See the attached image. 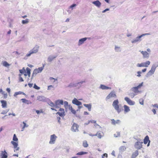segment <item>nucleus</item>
Listing matches in <instances>:
<instances>
[{
    "instance_id": "1",
    "label": "nucleus",
    "mask_w": 158,
    "mask_h": 158,
    "mask_svg": "<svg viewBox=\"0 0 158 158\" xmlns=\"http://www.w3.org/2000/svg\"><path fill=\"white\" fill-rule=\"evenodd\" d=\"M64 103V102L62 100H56L55 102V104L52 102L50 103V105L53 107L51 108V109L52 110L57 111L56 109L60 108L61 105H63Z\"/></svg>"
},
{
    "instance_id": "2",
    "label": "nucleus",
    "mask_w": 158,
    "mask_h": 158,
    "mask_svg": "<svg viewBox=\"0 0 158 158\" xmlns=\"http://www.w3.org/2000/svg\"><path fill=\"white\" fill-rule=\"evenodd\" d=\"M119 103V101L118 99L114 100L112 103L113 106L118 113H120L122 110L120 108Z\"/></svg>"
},
{
    "instance_id": "3",
    "label": "nucleus",
    "mask_w": 158,
    "mask_h": 158,
    "mask_svg": "<svg viewBox=\"0 0 158 158\" xmlns=\"http://www.w3.org/2000/svg\"><path fill=\"white\" fill-rule=\"evenodd\" d=\"M13 140L14 141H12L11 143L14 146L15 149L14 151H18L19 149V148L18 147V143L17 142H18V139L15 134L14 135Z\"/></svg>"
},
{
    "instance_id": "4",
    "label": "nucleus",
    "mask_w": 158,
    "mask_h": 158,
    "mask_svg": "<svg viewBox=\"0 0 158 158\" xmlns=\"http://www.w3.org/2000/svg\"><path fill=\"white\" fill-rule=\"evenodd\" d=\"M158 67V65L156 64H153L151 67V70L148 73V76H151L153 75L156 70V68Z\"/></svg>"
},
{
    "instance_id": "5",
    "label": "nucleus",
    "mask_w": 158,
    "mask_h": 158,
    "mask_svg": "<svg viewBox=\"0 0 158 158\" xmlns=\"http://www.w3.org/2000/svg\"><path fill=\"white\" fill-rule=\"evenodd\" d=\"M39 48V47L38 46H35L32 50H30L28 53L26 54V56L28 57L32 54L37 52L38 51Z\"/></svg>"
},
{
    "instance_id": "6",
    "label": "nucleus",
    "mask_w": 158,
    "mask_h": 158,
    "mask_svg": "<svg viewBox=\"0 0 158 158\" xmlns=\"http://www.w3.org/2000/svg\"><path fill=\"white\" fill-rule=\"evenodd\" d=\"M116 98L117 95L115 93L114 91H112L107 96L106 98V100H107L112 98Z\"/></svg>"
},
{
    "instance_id": "7",
    "label": "nucleus",
    "mask_w": 158,
    "mask_h": 158,
    "mask_svg": "<svg viewBox=\"0 0 158 158\" xmlns=\"http://www.w3.org/2000/svg\"><path fill=\"white\" fill-rule=\"evenodd\" d=\"M150 62L149 61H147L145 62H142L140 64H138L137 66L138 67H147L150 64Z\"/></svg>"
},
{
    "instance_id": "8",
    "label": "nucleus",
    "mask_w": 158,
    "mask_h": 158,
    "mask_svg": "<svg viewBox=\"0 0 158 158\" xmlns=\"http://www.w3.org/2000/svg\"><path fill=\"white\" fill-rule=\"evenodd\" d=\"M44 67V64H43L42 67H39L38 69H34L33 73V75L34 74L36 75L39 73L41 72L43 69Z\"/></svg>"
},
{
    "instance_id": "9",
    "label": "nucleus",
    "mask_w": 158,
    "mask_h": 158,
    "mask_svg": "<svg viewBox=\"0 0 158 158\" xmlns=\"http://www.w3.org/2000/svg\"><path fill=\"white\" fill-rule=\"evenodd\" d=\"M143 143V142L137 141L135 143L134 147L138 150L142 148V144Z\"/></svg>"
},
{
    "instance_id": "10",
    "label": "nucleus",
    "mask_w": 158,
    "mask_h": 158,
    "mask_svg": "<svg viewBox=\"0 0 158 158\" xmlns=\"http://www.w3.org/2000/svg\"><path fill=\"white\" fill-rule=\"evenodd\" d=\"M57 137L55 134L51 135L49 143L51 144L54 143Z\"/></svg>"
},
{
    "instance_id": "11",
    "label": "nucleus",
    "mask_w": 158,
    "mask_h": 158,
    "mask_svg": "<svg viewBox=\"0 0 158 158\" xmlns=\"http://www.w3.org/2000/svg\"><path fill=\"white\" fill-rule=\"evenodd\" d=\"M149 35V34H148V33H146V34H143L137 37L136 38V39H135V40H133L132 41V42L133 43H136L138 41H140L141 40L140 38H141V37H142V36H144L145 35Z\"/></svg>"
},
{
    "instance_id": "12",
    "label": "nucleus",
    "mask_w": 158,
    "mask_h": 158,
    "mask_svg": "<svg viewBox=\"0 0 158 158\" xmlns=\"http://www.w3.org/2000/svg\"><path fill=\"white\" fill-rule=\"evenodd\" d=\"M59 111V112H57L56 114H59L61 117H64L65 115L64 109L63 108H60Z\"/></svg>"
},
{
    "instance_id": "13",
    "label": "nucleus",
    "mask_w": 158,
    "mask_h": 158,
    "mask_svg": "<svg viewBox=\"0 0 158 158\" xmlns=\"http://www.w3.org/2000/svg\"><path fill=\"white\" fill-rule=\"evenodd\" d=\"M125 100L127 102V103L130 105H134L135 102H134L131 101L129 98L128 97H125Z\"/></svg>"
},
{
    "instance_id": "14",
    "label": "nucleus",
    "mask_w": 158,
    "mask_h": 158,
    "mask_svg": "<svg viewBox=\"0 0 158 158\" xmlns=\"http://www.w3.org/2000/svg\"><path fill=\"white\" fill-rule=\"evenodd\" d=\"M0 156L1 158H7V154L5 150L1 151V152L0 154Z\"/></svg>"
},
{
    "instance_id": "15",
    "label": "nucleus",
    "mask_w": 158,
    "mask_h": 158,
    "mask_svg": "<svg viewBox=\"0 0 158 158\" xmlns=\"http://www.w3.org/2000/svg\"><path fill=\"white\" fill-rule=\"evenodd\" d=\"M78 126L77 124L74 123L71 128L72 130L74 132L77 131L78 130Z\"/></svg>"
},
{
    "instance_id": "16",
    "label": "nucleus",
    "mask_w": 158,
    "mask_h": 158,
    "mask_svg": "<svg viewBox=\"0 0 158 158\" xmlns=\"http://www.w3.org/2000/svg\"><path fill=\"white\" fill-rule=\"evenodd\" d=\"M148 142V143L147 144V146H148L150 144V140H149V138L148 135H146L145 137L143 143L144 144H146Z\"/></svg>"
},
{
    "instance_id": "17",
    "label": "nucleus",
    "mask_w": 158,
    "mask_h": 158,
    "mask_svg": "<svg viewBox=\"0 0 158 158\" xmlns=\"http://www.w3.org/2000/svg\"><path fill=\"white\" fill-rule=\"evenodd\" d=\"M72 103L77 106H80L81 105L82 103L81 102L78 101L77 99L75 98L72 101Z\"/></svg>"
},
{
    "instance_id": "18",
    "label": "nucleus",
    "mask_w": 158,
    "mask_h": 158,
    "mask_svg": "<svg viewBox=\"0 0 158 158\" xmlns=\"http://www.w3.org/2000/svg\"><path fill=\"white\" fill-rule=\"evenodd\" d=\"M111 123L114 125H115L116 124H118L120 123V121L119 120H115L114 119H111Z\"/></svg>"
},
{
    "instance_id": "19",
    "label": "nucleus",
    "mask_w": 158,
    "mask_h": 158,
    "mask_svg": "<svg viewBox=\"0 0 158 158\" xmlns=\"http://www.w3.org/2000/svg\"><path fill=\"white\" fill-rule=\"evenodd\" d=\"M141 53L143 55V58H148L149 56L148 53L146 51H142L141 52Z\"/></svg>"
},
{
    "instance_id": "20",
    "label": "nucleus",
    "mask_w": 158,
    "mask_h": 158,
    "mask_svg": "<svg viewBox=\"0 0 158 158\" xmlns=\"http://www.w3.org/2000/svg\"><path fill=\"white\" fill-rule=\"evenodd\" d=\"M92 3L98 7H100L101 4V3L98 0L93 2Z\"/></svg>"
},
{
    "instance_id": "21",
    "label": "nucleus",
    "mask_w": 158,
    "mask_h": 158,
    "mask_svg": "<svg viewBox=\"0 0 158 158\" xmlns=\"http://www.w3.org/2000/svg\"><path fill=\"white\" fill-rule=\"evenodd\" d=\"M0 102L2 103V108H5L6 107L7 104L6 101L2 100H1Z\"/></svg>"
},
{
    "instance_id": "22",
    "label": "nucleus",
    "mask_w": 158,
    "mask_h": 158,
    "mask_svg": "<svg viewBox=\"0 0 158 158\" xmlns=\"http://www.w3.org/2000/svg\"><path fill=\"white\" fill-rule=\"evenodd\" d=\"M27 70V73L26 72L24 74V75L25 76H26L27 75L29 76V77L30 76V74H31V69L28 67H27L26 68Z\"/></svg>"
},
{
    "instance_id": "23",
    "label": "nucleus",
    "mask_w": 158,
    "mask_h": 158,
    "mask_svg": "<svg viewBox=\"0 0 158 158\" xmlns=\"http://www.w3.org/2000/svg\"><path fill=\"white\" fill-rule=\"evenodd\" d=\"M94 135L97 136L99 138L101 139L103 136V132H98L96 134H95Z\"/></svg>"
},
{
    "instance_id": "24",
    "label": "nucleus",
    "mask_w": 158,
    "mask_h": 158,
    "mask_svg": "<svg viewBox=\"0 0 158 158\" xmlns=\"http://www.w3.org/2000/svg\"><path fill=\"white\" fill-rule=\"evenodd\" d=\"M86 38H84L79 40L78 42V45H80L82 44L84 42V41L86 40Z\"/></svg>"
},
{
    "instance_id": "25",
    "label": "nucleus",
    "mask_w": 158,
    "mask_h": 158,
    "mask_svg": "<svg viewBox=\"0 0 158 158\" xmlns=\"http://www.w3.org/2000/svg\"><path fill=\"white\" fill-rule=\"evenodd\" d=\"M138 151L136 150L135 152H133L131 156L132 158H135L138 155Z\"/></svg>"
},
{
    "instance_id": "26",
    "label": "nucleus",
    "mask_w": 158,
    "mask_h": 158,
    "mask_svg": "<svg viewBox=\"0 0 158 158\" xmlns=\"http://www.w3.org/2000/svg\"><path fill=\"white\" fill-rule=\"evenodd\" d=\"M124 111L125 113H127L130 111V109H129V106H128L126 105H124Z\"/></svg>"
},
{
    "instance_id": "27",
    "label": "nucleus",
    "mask_w": 158,
    "mask_h": 158,
    "mask_svg": "<svg viewBox=\"0 0 158 158\" xmlns=\"http://www.w3.org/2000/svg\"><path fill=\"white\" fill-rule=\"evenodd\" d=\"M21 100L23 102L26 103L27 104L31 103V102L25 98H22L21 99Z\"/></svg>"
},
{
    "instance_id": "28",
    "label": "nucleus",
    "mask_w": 158,
    "mask_h": 158,
    "mask_svg": "<svg viewBox=\"0 0 158 158\" xmlns=\"http://www.w3.org/2000/svg\"><path fill=\"white\" fill-rule=\"evenodd\" d=\"M100 88L102 89H111V88L105 86L104 85H101L100 86Z\"/></svg>"
},
{
    "instance_id": "29",
    "label": "nucleus",
    "mask_w": 158,
    "mask_h": 158,
    "mask_svg": "<svg viewBox=\"0 0 158 158\" xmlns=\"http://www.w3.org/2000/svg\"><path fill=\"white\" fill-rule=\"evenodd\" d=\"M84 106L87 107L89 111L91 110V104H84Z\"/></svg>"
},
{
    "instance_id": "30",
    "label": "nucleus",
    "mask_w": 158,
    "mask_h": 158,
    "mask_svg": "<svg viewBox=\"0 0 158 158\" xmlns=\"http://www.w3.org/2000/svg\"><path fill=\"white\" fill-rule=\"evenodd\" d=\"M2 64L3 66L7 67H9L10 65V64L6 61H3L2 62Z\"/></svg>"
},
{
    "instance_id": "31",
    "label": "nucleus",
    "mask_w": 158,
    "mask_h": 158,
    "mask_svg": "<svg viewBox=\"0 0 158 158\" xmlns=\"http://www.w3.org/2000/svg\"><path fill=\"white\" fill-rule=\"evenodd\" d=\"M82 145L84 148H87L89 145L87 141L86 140L83 141Z\"/></svg>"
},
{
    "instance_id": "32",
    "label": "nucleus",
    "mask_w": 158,
    "mask_h": 158,
    "mask_svg": "<svg viewBox=\"0 0 158 158\" xmlns=\"http://www.w3.org/2000/svg\"><path fill=\"white\" fill-rule=\"evenodd\" d=\"M25 94L23 93L22 92H21V91L17 92H15V94H14V96L15 97H16L17 96V95H19V94Z\"/></svg>"
},
{
    "instance_id": "33",
    "label": "nucleus",
    "mask_w": 158,
    "mask_h": 158,
    "mask_svg": "<svg viewBox=\"0 0 158 158\" xmlns=\"http://www.w3.org/2000/svg\"><path fill=\"white\" fill-rule=\"evenodd\" d=\"M88 153V152H80L77 154V155H83L86 154Z\"/></svg>"
},
{
    "instance_id": "34",
    "label": "nucleus",
    "mask_w": 158,
    "mask_h": 158,
    "mask_svg": "<svg viewBox=\"0 0 158 158\" xmlns=\"http://www.w3.org/2000/svg\"><path fill=\"white\" fill-rule=\"evenodd\" d=\"M29 22V20L28 19H26L25 20H23L22 22V23L23 24H25L28 23Z\"/></svg>"
},
{
    "instance_id": "35",
    "label": "nucleus",
    "mask_w": 158,
    "mask_h": 158,
    "mask_svg": "<svg viewBox=\"0 0 158 158\" xmlns=\"http://www.w3.org/2000/svg\"><path fill=\"white\" fill-rule=\"evenodd\" d=\"M20 73L21 74H24L26 73V70L24 68H23L22 69H20L19 70Z\"/></svg>"
},
{
    "instance_id": "36",
    "label": "nucleus",
    "mask_w": 158,
    "mask_h": 158,
    "mask_svg": "<svg viewBox=\"0 0 158 158\" xmlns=\"http://www.w3.org/2000/svg\"><path fill=\"white\" fill-rule=\"evenodd\" d=\"M23 126L21 131H23L24 130V128L26 127H28V125H27L26 123L24 122H23Z\"/></svg>"
},
{
    "instance_id": "37",
    "label": "nucleus",
    "mask_w": 158,
    "mask_h": 158,
    "mask_svg": "<svg viewBox=\"0 0 158 158\" xmlns=\"http://www.w3.org/2000/svg\"><path fill=\"white\" fill-rule=\"evenodd\" d=\"M37 99L38 100L40 101H43L44 100L42 96H38L37 97Z\"/></svg>"
},
{
    "instance_id": "38",
    "label": "nucleus",
    "mask_w": 158,
    "mask_h": 158,
    "mask_svg": "<svg viewBox=\"0 0 158 158\" xmlns=\"http://www.w3.org/2000/svg\"><path fill=\"white\" fill-rule=\"evenodd\" d=\"M126 147L124 146H122L120 148V150L121 151H123L126 150Z\"/></svg>"
},
{
    "instance_id": "39",
    "label": "nucleus",
    "mask_w": 158,
    "mask_h": 158,
    "mask_svg": "<svg viewBox=\"0 0 158 158\" xmlns=\"http://www.w3.org/2000/svg\"><path fill=\"white\" fill-rule=\"evenodd\" d=\"M69 108L70 110H71V112L73 113L74 114H75L76 113V111L73 109V108H72V106H70Z\"/></svg>"
},
{
    "instance_id": "40",
    "label": "nucleus",
    "mask_w": 158,
    "mask_h": 158,
    "mask_svg": "<svg viewBox=\"0 0 158 158\" xmlns=\"http://www.w3.org/2000/svg\"><path fill=\"white\" fill-rule=\"evenodd\" d=\"M132 89V91L135 93H138L139 92V91L137 89H135V87H133Z\"/></svg>"
},
{
    "instance_id": "41",
    "label": "nucleus",
    "mask_w": 158,
    "mask_h": 158,
    "mask_svg": "<svg viewBox=\"0 0 158 158\" xmlns=\"http://www.w3.org/2000/svg\"><path fill=\"white\" fill-rule=\"evenodd\" d=\"M3 95V96L4 98H6L7 97V93H5V92H3L2 94Z\"/></svg>"
},
{
    "instance_id": "42",
    "label": "nucleus",
    "mask_w": 158,
    "mask_h": 158,
    "mask_svg": "<svg viewBox=\"0 0 158 158\" xmlns=\"http://www.w3.org/2000/svg\"><path fill=\"white\" fill-rule=\"evenodd\" d=\"M33 87L35 89L37 90L39 89H40V87L37 86L35 84H34Z\"/></svg>"
},
{
    "instance_id": "43",
    "label": "nucleus",
    "mask_w": 158,
    "mask_h": 158,
    "mask_svg": "<svg viewBox=\"0 0 158 158\" xmlns=\"http://www.w3.org/2000/svg\"><path fill=\"white\" fill-rule=\"evenodd\" d=\"M139 102L140 103L141 105H143V104H144V101H143V100L142 99H139Z\"/></svg>"
},
{
    "instance_id": "44",
    "label": "nucleus",
    "mask_w": 158,
    "mask_h": 158,
    "mask_svg": "<svg viewBox=\"0 0 158 158\" xmlns=\"http://www.w3.org/2000/svg\"><path fill=\"white\" fill-rule=\"evenodd\" d=\"M108 155L106 153H104L102 156V158H107Z\"/></svg>"
},
{
    "instance_id": "45",
    "label": "nucleus",
    "mask_w": 158,
    "mask_h": 158,
    "mask_svg": "<svg viewBox=\"0 0 158 158\" xmlns=\"http://www.w3.org/2000/svg\"><path fill=\"white\" fill-rule=\"evenodd\" d=\"M143 82H142L138 86H137V87L139 89H140L141 87L143 86Z\"/></svg>"
},
{
    "instance_id": "46",
    "label": "nucleus",
    "mask_w": 158,
    "mask_h": 158,
    "mask_svg": "<svg viewBox=\"0 0 158 158\" xmlns=\"http://www.w3.org/2000/svg\"><path fill=\"white\" fill-rule=\"evenodd\" d=\"M137 73L138 74L137 75V76L138 77H140L141 76V72L140 71H138L137 72Z\"/></svg>"
},
{
    "instance_id": "47",
    "label": "nucleus",
    "mask_w": 158,
    "mask_h": 158,
    "mask_svg": "<svg viewBox=\"0 0 158 158\" xmlns=\"http://www.w3.org/2000/svg\"><path fill=\"white\" fill-rule=\"evenodd\" d=\"M19 80L20 82H22L24 81L23 78L21 77H19Z\"/></svg>"
},
{
    "instance_id": "48",
    "label": "nucleus",
    "mask_w": 158,
    "mask_h": 158,
    "mask_svg": "<svg viewBox=\"0 0 158 158\" xmlns=\"http://www.w3.org/2000/svg\"><path fill=\"white\" fill-rule=\"evenodd\" d=\"M96 121L92 120L89 121V123H96Z\"/></svg>"
},
{
    "instance_id": "49",
    "label": "nucleus",
    "mask_w": 158,
    "mask_h": 158,
    "mask_svg": "<svg viewBox=\"0 0 158 158\" xmlns=\"http://www.w3.org/2000/svg\"><path fill=\"white\" fill-rule=\"evenodd\" d=\"M64 106L65 107L66 106H67L68 105V103L67 102L65 101L64 102Z\"/></svg>"
},
{
    "instance_id": "50",
    "label": "nucleus",
    "mask_w": 158,
    "mask_h": 158,
    "mask_svg": "<svg viewBox=\"0 0 158 158\" xmlns=\"http://www.w3.org/2000/svg\"><path fill=\"white\" fill-rule=\"evenodd\" d=\"M153 107L157 108L158 109V105L157 104H155L152 105Z\"/></svg>"
},
{
    "instance_id": "51",
    "label": "nucleus",
    "mask_w": 158,
    "mask_h": 158,
    "mask_svg": "<svg viewBox=\"0 0 158 158\" xmlns=\"http://www.w3.org/2000/svg\"><path fill=\"white\" fill-rule=\"evenodd\" d=\"M152 111L153 112L154 114H156V110L154 109H152Z\"/></svg>"
},
{
    "instance_id": "52",
    "label": "nucleus",
    "mask_w": 158,
    "mask_h": 158,
    "mask_svg": "<svg viewBox=\"0 0 158 158\" xmlns=\"http://www.w3.org/2000/svg\"><path fill=\"white\" fill-rule=\"evenodd\" d=\"M76 4H73L70 6V8H72L73 7L76 6Z\"/></svg>"
},
{
    "instance_id": "53",
    "label": "nucleus",
    "mask_w": 158,
    "mask_h": 158,
    "mask_svg": "<svg viewBox=\"0 0 158 158\" xmlns=\"http://www.w3.org/2000/svg\"><path fill=\"white\" fill-rule=\"evenodd\" d=\"M28 85L30 88L32 87L33 86V84L31 83H28Z\"/></svg>"
},
{
    "instance_id": "54",
    "label": "nucleus",
    "mask_w": 158,
    "mask_h": 158,
    "mask_svg": "<svg viewBox=\"0 0 158 158\" xmlns=\"http://www.w3.org/2000/svg\"><path fill=\"white\" fill-rule=\"evenodd\" d=\"M6 91L9 93H10V89L9 88H7L6 89Z\"/></svg>"
},
{
    "instance_id": "55",
    "label": "nucleus",
    "mask_w": 158,
    "mask_h": 158,
    "mask_svg": "<svg viewBox=\"0 0 158 158\" xmlns=\"http://www.w3.org/2000/svg\"><path fill=\"white\" fill-rule=\"evenodd\" d=\"M146 70H147V69L145 68V69H142V71L143 72H145L146 71Z\"/></svg>"
},
{
    "instance_id": "56",
    "label": "nucleus",
    "mask_w": 158,
    "mask_h": 158,
    "mask_svg": "<svg viewBox=\"0 0 158 158\" xmlns=\"http://www.w3.org/2000/svg\"><path fill=\"white\" fill-rule=\"evenodd\" d=\"M109 10V9H106L105 10H103L102 11V12L103 13H104V12H105L106 11H108V10Z\"/></svg>"
},
{
    "instance_id": "57",
    "label": "nucleus",
    "mask_w": 158,
    "mask_h": 158,
    "mask_svg": "<svg viewBox=\"0 0 158 158\" xmlns=\"http://www.w3.org/2000/svg\"><path fill=\"white\" fill-rule=\"evenodd\" d=\"M94 126L95 127H96L97 126H98L100 127V126H99L97 124L96 122V123H94Z\"/></svg>"
},
{
    "instance_id": "58",
    "label": "nucleus",
    "mask_w": 158,
    "mask_h": 158,
    "mask_svg": "<svg viewBox=\"0 0 158 158\" xmlns=\"http://www.w3.org/2000/svg\"><path fill=\"white\" fill-rule=\"evenodd\" d=\"M53 86L52 85H49L48 86V89H49V88H50V87H52Z\"/></svg>"
},
{
    "instance_id": "59",
    "label": "nucleus",
    "mask_w": 158,
    "mask_h": 158,
    "mask_svg": "<svg viewBox=\"0 0 158 158\" xmlns=\"http://www.w3.org/2000/svg\"><path fill=\"white\" fill-rule=\"evenodd\" d=\"M36 112L38 114L40 113V111L39 110H36Z\"/></svg>"
},
{
    "instance_id": "60",
    "label": "nucleus",
    "mask_w": 158,
    "mask_h": 158,
    "mask_svg": "<svg viewBox=\"0 0 158 158\" xmlns=\"http://www.w3.org/2000/svg\"><path fill=\"white\" fill-rule=\"evenodd\" d=\"M27 17V16L26 15H24L23 16H22V17L23 18V19H24L25 18Z\"/></svg>"
},
{
    "instance_id": "61",
    "label": "nucleus",
    "mask_w": 158,
    "mask_h": 158,
    "mask_svg": "<svg viewBox=\"0 0 158 158\" xmlns=\"http://www.w3.org/2000/svg\"><path fill=\"white\" fill-rule=\"evenodd\" d=\"M147 51L148 52H151V50H150V49L149 48H148L147 49Z\"/></svg>"
},
{
    "instance_id": "62",
    "label": "nucleus",
    "mask_w": 158,
    "mask_h": 158,
    "mask_svg": "<svg viewBox=\"0 0 158 158\" xmlns=\"http://www.w3.org/2000/svg\"><path fill=\"white\" fill-rule=\"evenodd\" d=\"M3 92H4V91H3L2 89H0V92H1L2 94Z\"/></svg>"
},
{
    "instance_id": "63",
    "label": "nucleus",
    "mask_w": 158,
    "mask_h": 158,
    "mask_svg": "<svg viewBox=\"0 0 158 158\" xmlns=\"http://www.w3.org/2000/svg\"><path fill=\"white\" fill-rule=\"evenodd\" d=\"M28 66L30 67H31V68L32 67H33V65H31V64H29L28 65Z\"/></svg>"
},
{
    "instance_id": "64",
    "label": "nucleus",
    "mask_w": 158,
    "mask_h": 158,
    "mask_svg": "<svg viewBox=\"0 0 158 158\" xmlns=\"http://www.w3.org/2000/svg\"><path fill=\"white\" fill-rule=\"evenodd\" d=\"M11 32V31L10 30L8 32V34H10Z\"/></svg>"
}]
</instances>
